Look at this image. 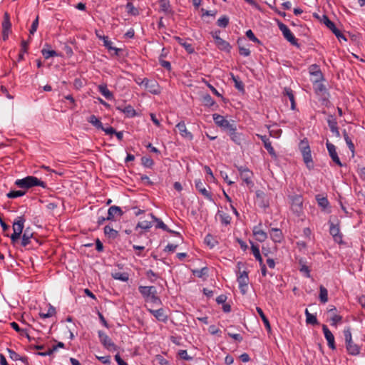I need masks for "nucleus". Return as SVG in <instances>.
Segmentation results:
<instances>
[{
  "instance_id": "nucleus-58",
  "label": "nucleus",
  "mask_w": 365,
  "mask_h": 365,
  "mask_svg": "<svg viewBox=\"0 0 365 365\" xmlns=\"http://www.w3.org/2000/svg\"><path fill=\"white\" fill-rule=\"evenodd\" d=\"M157 225L155 226L156 228L162 229L164 231L166 232H171V230H170L168 226L160 220L158 219L156 221Z\"/></svg>"
},
{
  "instance_id": "nucleus-42",
  "label": "nucleus",
  "mask_w": 365,
  "mask_h": 365,
  "mask_svg": "<svg viewBox=\"0 0 365 365\" xmlns=\"http://www.w3.org/2000/svg\"><path fill=\"white\" fill-rule=\"evenodd\" d=\"M231 78L235 82V87L240 91L244 92V84L241 81H240L239 78L231 73Z\"/></svg>"
},
{
  "instance_id": "nucleus-6",
  "label": "nucleus",
  "mask_w": 365,
  "mask_h": 365,
  "mask_svg": "<svg viewBox=\"0 0 365 365\" xmlns=\"http://www.w3.org/2000/svg\"><path fill=\"white\" fill-rule=\"evenodd\" d=\"M323 23L329 28L333 34L336 36V38L340 41L341 39H343L344 41H346V38L344 36L343 34L336 27L334 22H332L326 15L323 16L322 19Z\"/></svg>"
},
{
  "instance_id": "nucleus-9",
  "label": "nucleus",
  "mask_w": 365,
  "mask_h": 365,
  "mask_svg": "<svg viewBox=\"0 0 365 365\" xmlns=\"http://www.w3.org/2000/svg\"><path fill=\"white\" fill-rule=\"evenodd\" d=\"M330 227L329 232L332 235L334 240L338 244H342V234L340 232L339 223L335 225L333 222H329Z\"/></svg>"
},
{
  "instance_id": "nucleus-54",
  "label": "nucleus",
  "mask_w": 365,
  "mask_h": 365,
  "mask_svg": "<svg viewBox=\"0 0 365 365\" xmlns=\"http://www.w3.org/2000/svg\"><path fill=\"white\" fill-rule=\"evenodd\" d=\"M208 269L207 267H205L200 269H194L192 270V273L194 275L197 276V277H202L203 276L206 275L207 274Z\"/></svg>"
},
{
  "instance_id": "nucleus-40",
  "label": "nucleus",
  "mask_w": 365,
  "mask_h": 365,
  "mask_svg": "<svg viewBox=\"0 0 365 365\" xmlns=\"http://www.w3.org/2000/svg\"><path fill=\"white\" fill-rule=\"evenodd\" d=\"M41 53H42V55L43 56V57L46 59H48V58H49L51 57H54V56H59L58 54V53L56 51H55L54 50H51L50 48L47 49L46 48H43L41 50Z\"/></svg>"
},
{
  "instance_id": "nucleus-10",
  "label": "nucleus",
  "mask_w": 365,
  "mask_h": 365,
  "mask_svg": "<svg viewBox=\"0 0 365 365\" xmlns=\"http://www.w3.org/2000/svg\"><path fill=\"white\" fill-rule=\"evenodd\" d=\"M326 145H327V148L328 150L329 156L331 157L333 162H334L339 167H342L343 165L341 163V160L338 156L335 145L334 144L331 143L330 142H329V140L327 141Z\"/></svg>"
},
{
  "instance_id": "nucleus-22",
  "label": "nucleus",
  "mask_w": 365,
  "mask_h": 365,
  "mask_svg": "<svg viewBox=\"0 0 365 365\" xmlns=\"http://www.w3.org/2000/svg\"><path fill=\"white\" fill-rule=\"evenodd\" d=\"M149 312L160 322H165L168 320V316L165 314L163 309L160 308L156 310L149 309Z\"/></svg>"
},
{
  "instance_id": "nucleus-2",
  "label": "nucleus",
  "mask_w": 365,
  "mask_h": 365,
  "mask_svg": "<svg viewBox=\"0 0 365 365\" xmlns=\"http://www.w3.org/2000/svg\"><path fill=\"white\" fill-rule=\"evenodd\" d=\"M346 349L349 354L357 356L360 354L361 348L352 341L351 333L349 329L344 331Z\"/></svg>"
},
{
  "instance_id": "nucleus-8",
  "label": "nucleus",
  "mask_w": 365,
  "mask_h": 365,
  "mask_svg": "<svg viewBox=\"0 0 365 365\" xmlns=\"http://www.w3.org/2000/svg\"><path fill=\"white\" fill-rule=\"evenodd\" d=\"M142 83L145 85L146 89L152 94L158 95L161 92L160 88L155 81L144 78Z\"/></svg>"
},
{
  "instance_id": "nucleus-25",
  "label": "nucleus",
  "mask_w": 365,
  "mask_h": 365,
  "mask_svg": "<svg viewBox=\"0 0 365 365\" xmlns=\"http://www.w3.org/2000/svg\"><path fill=\"white\" fill-rule=\"evenodd\" d=\"M237 282L239 283V288L241 292L245 294L247 292V286L249 284V277L237 276Z\"/></svg>"
},
{
  "instance_id": "nucleus-44",
  "label": "nucleus",
  "mask_w": 365,
  "mask_h": 365,
  "mask_svg": "<svg viewBox=\"0 0 365 365\" xmlns=\"http://www.w3.org/2000/svg\"><path fill=\"white\" fill-rule=\"evenodd\" d=\"M112 277L115 279H118L122 282H127L128 280V274L126 272H115L112 274Z\"/></svg>"
},
{
  "instance_id": "nucleus-49",
  "label": "nucleus",
  "mask_w": 365,
  "mask_h": 365,
  "mask_svg": "<svg viewBox=\"0 0 365 365\" xmlns=\"http://www.w3.org/2000/svg\"><path fill=\"white\" fill-rule=\"evenodd\" d=\"M11 327L15 330L17 332H19L21 335H25L29 340H30V336L25 331L24 329H21L19 326V324L15 322H13L11 323Z\"/></svg>"
},
{
  "instance_id": "nucleus-47",
  "label": "nucleus",
  "mask_w": 365,
  "mask_h": 365,
  "mask_svg": "<svg viewBox=\"0 0 365 365\" xmlns=\"http://www.w3.org/2000/svg\"><path fill=\"white\" fill-rule=\"evenodd\" d=\"M126 9L128 14L132 16H138L139 14L138 9L135 8L131 2H128L126 4Z\"/></svg>"
},
{
  "instance_id": "nucleus-41",
  "label": "nucleus",
  "mask_w": 365,
  "mask_h": 365,
  "mask_svg": "<svg viewBox=\"0 0 365 365\" xmlns=\"http://www.w3.org/2000/svg\"><path fill=\"white\" fill-rule=\"evenodd\" d=\"M104 233L106 235L109 237L110 238H115L118 236V232L115 230H113L111 227L109 225H106L104 227Z\"/></svg>"
},
{
  "instance_id": "nucleus-1",
  "label": "nucleus",
  "mask_w": 365,
  "mask_h": 365,
  "mask_svg": "<svg viewBox=\"0 0 365 365\" xmlns=\"http://www.w3.org/2000/svg\"><path fill=\"white\" fill-rule=\"evenodd\" d=\"M15 185L20 188L29 189L35 186H40L43 188L46 187V184L34 176H27L23 179H18L15 182Z\"/></svg>"
},
{
  "instance_id": "nucleus-53",
  "label": "nucleus",
  "mask_w": 365,
  "mask_h": 365,
  "mask_svg": "<svg viewBox=\"0 0 365 365\" xmlns=\"http://www.w3.org/2000/svg\"><path fill=\"white\" fill-rule=\"evenodd\" d=\"M25 191L22 190H13L10 191L9 193H7L6 196L9 198H16L18 197H21L25 195Z\"/></svg>"
},
{
  "instance_id": "nucleus-30",
  "label": "nucleus",
  "mask_w": 365,
  "mask_h": 365,
  "mask_svg": "<svg viewBox=\"0 0 365 365\" xmlns=\"http://www.w3.org/2000/svg\"><path fill=\"white\" fill-rule=\"evenodd\" d=\"M256 310L257 312V313L259 314V315L260 316L265 327H266V329L267 330V331L269 333L271 332L272 331V329H271V325H270V323L268 320V319L267 318V317L265 316V314H264L262 309L260 308V307H257L256 308Z\"/></svg>"
},
{
  "instance_id": "nucleus-36",
  "label": "nucleus",
  "mask_w": 365,
  "mask_h": 365,
  "mask_svg": "<svg viewBox=\"0 0 365 365\" xmlns=\"http://www.w3.org/2000/svg\"><path fill=\"white\" fill-rule=\"evenodd\" d=\"M251 250L255 259L259 262V264L263 263L262 257L260 255L259 247L252 243Z\"/></svg>"
},
{
  "instance_id": "nucleus-11",
  "label": "nucleus",
  "mask_w": 365,
  "mask_h": 365,
  "mask_svg": "<svg viewBox=\"0 0 365 365\" xmlns=\"http://www.w3.org/2000/svg\"><path fill=\"white\" fill-rule=\"evenodd\" d=\"M314 90L317 95L322 97V100L327 99L328 93L325 86L321 82V80H315L314 83Z\"/></svg>"
},
{
  "instance_id": "nucleus-17",
  "label": "nucleus",
  "mask_w": 365,
  "mask_h": 365,
  "mask_svg": "<svg viewBox=\"0 0 365 365\" xmlns=\"http://www.w3.org/2000/svg\"><path fill=\"white\" fill-rule=\"evenodd\" d=\"M176 128L178 129L179 133L182 137L187 138L190 140H192L193 135L190 131L187 130L184 121H180V123H178L176 125Z\"/></svg>"
},
{
  "instance_id": "nucleus-13",
  "label": "nucleus",
  "mask_w": 365,
  "mask_h": 365,
  "mask_svg": "<svg viewBox=\"0 0 365 365\" xmlns=\"http://www.w3.org/2000/svg\"><path fill=\"white\" fill-rule=\"evenodd\" d=\"M322 330L324 334V337L327 341L329 347L332 350L336 349L334 336L331 331L328 329L327 326L325 324L322 325Z\"/></svg>"
},
{
  "instance_id": "nucleus-38",
  "label": "nucleus",
  "mask_w": 365,
  "mask_h": 365,
  "mask_svg": "<svg viewBox=\"0 0 365 365\" xmlns=\"http://www.w3.org/2000/svg\"><path fill=\"white\" fill-rule=\"evenodd\" d=\"M252 173L249 170H245L243 173L240 175L242 180L246 182L247 185H252V181L251 180V178L252 176Z\"/></svg>"
},
{
  "instance_id": "nucleus-28",
  "label": "nucleus",
  "mask_w": 365,
  "mask_h": 365,
  "mask_svg": "<svg viewBox=\"0 0 365 365\" xmlns=\"http://www.w3.org/2000/svg\"><path fill=\"white\" fill-rule=\"evenodd\" d=\"M33 237V232L29 228L26 229L22 235L21 245L26 247L31 243V239Z\"/></svg>"
},
{
  "instance_id": "nucleus-43",
  "label": "nucleus",
  "mask_w": 365,
  "mask_h": 365,
  "mask_svg": "<svg viewBox=\"0 0 365 365\" xmlns=\"http://www.w3.org/2000/svg\"><path fill=\"white\" fill-rule=\"evenodd\" d=\"M343 135H344V140L346 143V145H347L349 149L351 151L352 155H354V145L352 143L351 138L349 137V135L345 130L343 131Z\"/></svg>"
},
{
  "instance_id": "nucleus-12",
  "label": "nucleus",
  "mask_w": 365,
  "mask_h": 365,
  "mask_svg": "<svg viewBox=\"0 0 365 365\" xmlns=\"http://www.w3.org/2000/svg\"><path fill=\"white\" fill-rule=\"evenodd\" d=\"M212 117L215 123L221 128L230 130L233 126V125L230 124L227 119L220 114L215 113L212 115Z\"/></svg>"
},
{
  "instance_id": "nucleus-34",
  "label": "nucleus",
  "mask_w": 365,
  "mask_h": 365,
  "mask_svg": "<svg viewBox=\"0 0 365 365\" xmlns=\"http://www.w3.org/2000/svg\"><path fill=\"white\" fill-rule=\"evenodd\" d=\"M316 200L318 205L324 210L329 206V202L326 197H323L320 195L316 196Z\"/></svg>"
},
{
  "instance_id": "nucleus-39",
  "label": "nucleus",
  "mask_w": 365,
  "mask_h": 365,
  "mask_svg": "<svg viewBox=\"0 0 365 365\" xmlns=\"http://www.w3.org/2000/svg\"><path fill=\"white\" fill-rule=\"evenodd\" d=\"M319 299L321 302L326 303L328 301V291L322 285L319 287Z\"/></svg>"
},
{
  "instance_id": "nucleus-20",
  "label": "nucleus",
  "mask_w": 365,
  "mask_h": 365,
  "mask_svg": "<svg viewBox=\"0 0 365 365\" xmlns=\"http://www.w3.org/2000/svg\"><path fill=\"white\" fill-rule=\"evenodd\" d=\"M195 187L196 189L207 199L212 200L211 194L206 190L205 183L200 180H195Z\"/></svg>"
},
{
  "instance_id": "nucleus-46",
  "label": "nucleus",
  "mask_w": 365,
  "mask_h": 365,
  "mask_svg": "<svg viewBox=\"0 0 365 365\" xmlns=\"http://www.w3.org/2000/svg\"><path fill=\"white\" fill-rule=\"evenodd\" d=\"M152 227V222L150 221L144 220L142 222H139L135 230H137L138 228H141L145 230H148Z\"/></svg>"
},
{
  "instance_id": "nucleus-19",
  "label": "nucleus",
  "mask_w": 365,
  "mask_h": 365,
  "mask_svg": "<svg viewBox=\"0 0 365 365\" xmlns=\"http://www.w3.org/2000/svg\"><path fill=\"white\" fill-rule=\"evenodd\" d=\"M257 136L259 139H261V140L263 142L264 146L265 149L267 150V152L269 153V155L273 156V157H276L277 155H276V153L274 151V149L272 146L271 142L269 140V139L267 138V136L266 135H259V134H257Z\"/></svg>"
},
{
  "instance_id": "nucleus-23",
  "label": "nucleus",
  "mask_w": 365,
  "mask_h": 365,
  "mask_svg": "<svg viewBox=\"0 0 365 365\" xmlns=\"http://www.w3.org/2000/svg\"><path fill=\"white\" fill-rule=\"evenodd\" d=\"M116 109L120 110V112L125 113L126 115V116L128 118H133L136 115L135 110L130 105H128V106H125L124 108H120V106L117 105Z\"/></svg>"
},
{
  "instance_id": "nucleus-15",
  "label": "nucleus",
  "mask_w": 365,
  "mask_h": 365,
  "mask_svg": "<svg viewBox=\"0 0 365 365\" xmlns=\"http://www.w3.org/2000/svg\"><path fill=\"white\" fill-rule=\"evenodd\" d=\"M138 290L143 297L146 299H150L153 294H157L156 288L154 286H140Z\"/></svg>"
},
{
  "instance_id": "nucleus-57",
  "label": "nucleus",
  "mask_w": 365,
  "mask_h": 365,
  "mask_svg": "<svg viewBox=\"0 0 365 365\" xmlns=\"http://www.w3.org/2000/svg\"><path fill=\"white\" fill-rule=\"evenodd\" d=\"M219 216L222 224L229 225L230 223L231 217L227 214L219 212Z\"/></svg>"
},
{
  "instance_id": "nucleus-18",
  "label": "nucleus",
  "mask_w": 365,
  "mask_h": 365,
  "mask_svg": "<svg viewBox=\"0 0 365 365\" xmlns=\"http://www.w3.org/2000/svg\"><path fill=\"white\" fill-rule=\"evenodd\" d=\"M327 123L331 133L336 137L340 138V133L337 127V122L333 115H329Z\"/></svg>"
},
{
  "instance_id": "nucleus-3",
  "label": "nucleus",
  "mask_w": 365,
  "mask_h": 365,
  "mask_svg": "<svg viewBox=\"0 0 365 365\" xmlns=\"http://www.w3.org/2000/svg\"><path fill=\"white\" fill-rule=\"evenodd\" d=\"M26 220L24 216L17 217L13 222L14 233L11 235V240L14 244L19 238L24 227V222Z\"/></svg>"
},
{
  "instance_id": "nucleus-29",
  "label": "nucleus",
  "mask_w": 365,
  "mask_h": 365,
  "mask_svg": "<svg viewBox=\"0 0 365 365\" xmlns=\"http://www.w3.org/2000/svg\"><path fill=\"white\" fill-rule=\"evenodd\" d=\"M284 96H287L289 98V100L291 102V109L295 110L296 109V103H295V98L293 93V91L291 88H285L283 92Z\"/></svg>"
},
{
  "instance_id": "nucleus-62",
  "label": "nucleus",
  "mask_w": 365,
  "mask_h": 365,
  "mask_svg": "<svg viewBox=\"0 0 365 365\" xmlns=\"http://www.w3.org/2000/svg\"><path fill=\"white\" fill-rule=\"evenodd\" d=\"M141 160L143 165L147 168H150L153 165V160L150 158L143 157Z\"/></svg>"
},
{
  "instance_id": "nucleus-56",
  "label": "nucleus",
  "mask_w": 365,
  "mask_h": 365,
  "mask_svg": "<svg viewBox=\"0 0 365 365\" xmlns=\"http://www.w3.org/2000/svg\"><path fill=\"white\" fill-rule=\"evenodd\" d=\"M229 24V18L226 16H223L220 17L217 21V24L220 27L225 28Z\"/></svg>"
},
{
  "instance_id": "nucleus-27",
  "label": "nucleus",
  "mask_w": 365,
  "mask_h": 365,
  "mask_svg": "<svg viewBox=\"0 0 365 365\" xmlns=\"http://www.w3.org/2000/svg\"><path fill=\"white\" fill-rule=\"evenodd\" d=\"M309 73L311 75L314 76L316 77V80H322L323 75L320 71V68L318 65L312 64L309 66Z\"/></svg>"
},
{
  "instance_id": "nucleus-37",
  "label": "nucleus",
  "mask_w": 365,
  "mask_h": 365,
  "mask_svg": "<svg viewBox=\"0 0 365 365\" xmlns=\"http://www.w3.org/2000/svg\"><path fill=\"white\" fill-rule=\"evenodd\" d=\"M88 121L98 129L103 128L101 121L95 115H91L88 118Z\"/></svg>"
},
{
  "instance_id": "nucleus-45",
  "label": "nucleus",
  "mask_w": 365,
  "mask_h": 365,
  "mask_svg": "<svg viewBox=\"0 0 365 365\" xmlns=\"http://www.w3.org/2000/svg\"><path fill=\"white\" fill-rule=\"evenodd\" d=\"M11 24L8 13H5L4 19L2 23V31H11Z\"/></svg>"
},
{
  "instance_id": "nucleus-59",
  "label": "nucleus",
  "mask_w": 365,
  "mask_h": 365,
  "mask_svg": "<svg viewBox=\"0 0 365 365\" xmlns=\"http://www.w3.org/2000/svg\"><path fill=\"white\" fill-rule=\"evenodd\" d=\"M341 316L338 314H333L330 318V321L331 322V326L336 327L338 323L341 322Z\"/></svg>"
},
{
  "instance_id": "nucleus-4",
  "label": "nucleus",
  "mask_w": 365,
  "mask_h": 365,
  "mask_svg": "<svg viewBox=\"0 0 365 365\" xmlns=\"http://www.w3.org/2000/svg\"><path fill=\"white\" fill-rule=\"evenodd\" d=\"M299 148L303 156L304 161L308 168L312 166V158L308 141L303 140L300 142Z\"/></svg>"
},
{
  "instance_id": "nucleus-48",
  "label": "nucleus",
  "mask_w": 365,
  "mask_h": 365,
  "mask_svg": "<svg viewBox=\"0 0 365 365\" xmlns=\"http://www.w3.org/2000/svg\"><path fill=\"white\" fill-rule=\"evenodd\" d=\"M160 7L161 11L165 13H168L170 11V5L169 0H160Z\"/></svg>"
},
{
  "instance_id": "nucleus-51",
  "label": "nucleus",
  "mask_w": 365,
  "mask_h": 365,
  "mask_svg": "<svg viewBox=\"0 0 365 365\" xmlns=\"http://www.w3.org/2000/svg\"><path fill=\"white\" fill-rule=\"evenodd\" d=\"M255 236L256 240L260 242H264L267 239V234L262 230L256 232Z\"/></svg>"
},
{
  "instance_id": "nucleus-14",
  "label": "nucleus",
  "mask_w": 365,
  "mask_h": 365,
  "mask_svg": "<svg viewBox=\"0 0 365 365\" xmlns=\"http://www.w3.org/2000/svg\"><path fill=\"white\" fill-rule=\"evenodd\" d=\"M96 36L99 39L103 40L104 46L106 47L108 51H114L115 56L120 55L119 53L122 51V49L113 47L112 46L113 43L109 40L108 36L99 35L98 33H96Z\"/></svg>"
},
{
  "instance_id": "nucleus-55",
  "label": "nucleus",
  "mask_w": 365,
  "mask_h": 365,
  "mask_svg": "<svg viewBox=\"0 0 365 365\" xmlns=\"http://www.w3.org/2000/svg\"><path fill=\"white\" fill-rule=\"evenodd\" d=\"M55 314L56 309L53 307L50 306L46 313H40L39 314L41 318L46 319L52 317Z\"/></svg>"
},
{
  "instance_id": "nucleus-31",
  "label": "nucleus",
  "mask_w": 365,
  "mask_h": 365,
  "mask_svg": "<svg viewBox=\"0 0 365 365\" xmlns=\"http://www.w3.org/2000/svg\"><path fill=\"white\" fill-rule=\"evenodd\" d=\"M284 38L289 41L292 45L295 46L297 47H299V44L297 42V38L294 36V34L291 32L290 30L287 31L286 33L283 34Z\"/></svg>"
},
{
  "instance_id": "nucleus-50",
  "label": "nucleus",
  "mask_w": 365,
  "mask_h": 365,
  "mask_svg": "<svg viewBox=\"0 0 365 365\" xmlns=\"http://www.w3.org/2000/svg\"><path fill=\"white\" fill-rule=\"evenodd\" d=\"M28 43L27 41L23 40L21 41V49L20 53H19L18 61H20L24 59V54L27 51Z\"/></svg>"
},
{
  "instance_id": "nucleus-16",
  "label": "nucleus",
  "mask_w": 365,
  "mask_h": 365,
  "mask_svg": "<svg viewBox=\"0 0 365 365\" xmlns=\"http://www.w3.org/2000/svg\"><path fill=\"white\" fill-rule=\"evenodd\" d=\"M123 215V212L121 208L118 206L113 205L109 207L108 210V216L106 219L108 220H115V216L121 217Z\"/></svg>"
},
{
  "instance_id": "nucleus-7",
  "label": "nucleus",
  "mask_w": 365,
  "mask_h": 365,
  "mask_svg": "<svg viewBox=\"0 0 365 365\" xmlns=\"http://www.w3.org/2000/svg\"><path fill=\"white\" fill-rule=\"evenodd\" d=\"M98 337L103 346L108 350H115L116 346L111 339L103 331H98Z\"/></svg>"
},
{
  "instance_id": "nucleus-35",
  "label": "nucleus",
  "mask_w": 365,
  "mask_h": 365,
  "mask_svg": "<svg viewBox=\"0 0 365 365\" xmlns=\"http://www.w3.org/2000/svg\"><path fill=\"white\" fill-rule=\"evenodd\" d=\"M215 43L217 46V47L221 50L229 51L231 48L230 43L221 38H217V41H215Z\"/></svg>"
},
{
  "instance_id": "nucleus-21",
  "label": "nucleus",
  "mask_w": 365,
  "mask_h": 365,
  "mask_svg": "<svg viewBox=\"0 0 365 365\" xmlns=\"http://www.w3.org/2000/svg\"><path fill=\"white\" fill-rule=\"evenodd\" d=\"M228 132L232 140H233L237 145H241L244 140L242 134L237 133L236 131V128L234 126L228 130Z\"/></svg>"
},
{
  "instance_id": "nucleus-64",
  "label": "nucleus",
  "mask_w": 365,
  "mask_h": 365,
  "mask_svg": "<svg viewBox=\"0 0 365 365\" xmlns=\"http://www.w3.org/2000/svg\"><path fill=\"white\" fill-rule=\"evenodd\" d=\"M38 26V16L36 18V19L33 21L32 25L30 29V34L33 35L37 30Z\"/></svg>"
},
{
  "instance_id": "nucleus-52",
  "label": "nucleus",
  "mask_w": 365,
  "mask_h": 365,
  "mask_svg": "<svg viewBox=\"0 0 365 365\" xmlns=\"http://www.w3.org/2000/svg\"><path fill=\"white\" fill-rule=\"evenodd\" d=\"M202 102L204 105L207 107H211L215 103V101L209 94H206L205 96H203Z\"/></svg>"
},
{
  "instance_id": "nucleus-63",
  "label": "nucleus",
  "mask_w": 365,
  "mask_h": 365,
  "mask_svg": "<svg viewBox=\"0 0 365 365\" xmlns=\"http://www.w3.org/2000/svg\"><path fill=\"white\" fill-rule=\"evenodd\" d=\"M178 355L181 359L184 360L190 361L192 359V357L190 356L187 354V351L186 350H180L178 352Z\"/></svg>"
},
{
  "instance_id": "nucleus-60",
  "label": "nucleus",
  "mask_w": 365,
  "mask_h": 365,
  "mask_svg": "<svg viewBox=\"0 0 365 365\" xmlns=\"http://www.w3.org/2000/svg\"><path fill=\"white\" fill-rule=\"evenodd\" d=\"M205 242L210 246V247H213L215 245V240L213 239V237L211 235H207L205 237Z\"/></svg>"
},
{
  "instance_id": "nucleus-24",
  "label": "nucleus",
  "mask_w": 365,
  "mask_h": 365,
  "mask_svg": "<svg viewBox=\"0 0 365 365\" xmlns=\"http://www.w3.org/2000/svg\"><path fill=\"white\" fill-rule=\"evenodd\" d=\"M270 237L274 242H281L283 240V234L281 230L272 228L269 232Z\"/></svg>"
},
{
  "instance_id": "nucleus-32",
  "label": "nucleus",
  "mask_w": 365,
  "mask_h": 365,
  "mask_svg": "<svg viewBox=\"0 0 365 365\" xmlns=\"http://www.w3.org/2000/svg\"><path fill=\"white\" fill-rule=\"evenodd\" d=\"M98 91L107 99L113 98L112 93L108 89L106 84H101L98 87Z\"/></svg>"
},
{
  "instance_id": "nucleus-26",
  "label": "nucleus",
  "mask_w": 365,
  "mask_h": 365,
  "mask_svg": "<svg viewBox=\"0 0 365 365\" xmlns=\"http://www.w3.org/2000/svg\"><path fill=\"white\" fill-rule=\"evenodd\" d=\"M174 38L180 45L184 47V48L188 53H194L195 49L191 43L185 41L182 38H181L179 36H175Z\"/></svg>"
},
{
  "instance_id": "nucleus-33",
  "label": "nucleus",
  "mask_w": 365,
  "mask_h": 365,
  "mask_svg": "<svg viewBox=\"0 0 365 365\" xmlns=\"http://www.w3.org/2000/svg\"><path fill=\"white\" fill-rule=\"evenodd\" d=\"M305 316H306V322L308 324H312V325H317L319 324V322L317 321V319L316 316L313 315L312 314L309 313L307 309H305Z\"/></svg>"
},
{
  "instance_id": "nucleus-61",
  "label": "nucleus",
  "mask_w": 365,
  "mask_h": 365,
  "mask_svg": "<svg viewBox=\"0 0 365 365\" xmlns=\"http://www.w3.org/2000/svg\"><path fill=\"white\" fill-rule=\"evenodd\" d=\"M247 37L253 42L259 43V40L255 36L252 30H248L246 32Z\"/></svg>"
},
{
  "instance_id": "nucleus-5",
  "label": "nucleus",
  "mask_w": 365,
  "mask_h": 365,
  "mask_svg": "<svg viewBox=\"0 0 365 365\" xmlns=\"http://www.w3.org/2000/svg\"><path fill=\"white\" fill-rule=\"evenodd\" d=\"M290 199L291 209L294 213L299 216L302 212L303 198L301 195L289 196Z\"/></svg>"
}]
</instances>
